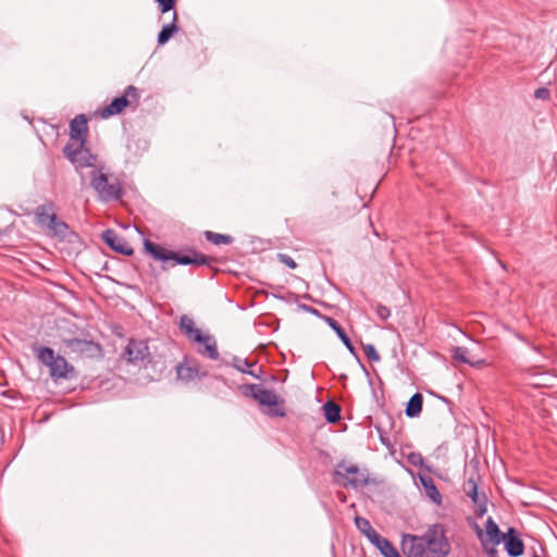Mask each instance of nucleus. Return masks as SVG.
<instances>
[{"label": "nucleus", "mask_w": 557, "mask_h": 557, "mask_svg": "<svg viewBox=\"0 0 557 557\" xmlns=\"http://www.w3.org/2000/svg\"><path fill=\"white\" fill-rule=\"evenodd\" d=\"M423 407V396L421 393H414L407 403L405 413L408 418L419 417Z\"/></svg>", "instance_id": "5701e85b"}, {"label": "nucleus", "mask_w": 557, "mask_h": 557, "mask_svg": "<svg viewBox=\"0 0 557 557\" xmlns=\"http://www.w3.org/2000/svg\"><path fill=\"white\" fill-rule=\"evenodd\" d=\"M363 351L367 358L370 361L377 362L381 359L380 354L376 351L375 347L372 344H366L363 345Z\"/></svg>", "instance_id": "2f4dec72"}, {"label": "nucleus", "mask_w": 557, "mask_h": 557, "mask_svg": "<svg viewBox=\"0 0 557 557\" xmlns=\"http://www.w3.org/2000/svg\"><path fill=\"white\" fill-rule=\"evenodd\" d=\"M323 321L336 333V335L342 341V343L345 345V347L358 360L361 368L366 371V368L361 363L355 346L352 345L350 338L346 334L345 330L341 326V324L335 319H333L331 317H324Z\"/></svg>", "instance_id": "dca6fc26"}, {"label": "nucleus", "mask_w": 557, "mask_h": 557, "mask_svg": "<svg viewBox=\"0 0 557 557\" xmlns=\"http://www.w3.org/2000/svg\"><path fill=\"white\" fill-rule=\"evenodd\" d=\"M375 310L377 317L383 321L387 320L391 315V310L384 305L377 304Z\"/></svg>", "instance_id": "e433bc0d"}, {"label": "nucleus", "mask_w": 557, "mask_h": 557, "mask_svg": "<svg viewBox=\"0 0 557 557\" xmlns=\"http://www.w3.org/2000/svg\"><path fill=\"white\" fill-rule=\"evenodd\" d=\"M177 21L178 15L174 11L171 23L164 25L158 34V45H165L178 32Z\"/></svg>", "instance_id": "6ab92c4d"}, {"label": "nucleus", "mask_w": 557, "mask_h": 557, "mask_svg": "<svg viewBox=\"0 0 557 557\" xmlns=\"http://www.w3.org/2000/svg\"><path fill=\"white\" fill-rule=\"evenodd\" d=\"M277 260L289 269H296V261L287 253H277Z\"/></svg>", "instance_id": "c9c22d12"}, {"label": "nucleus", "mask_w": 557, "mask_h": 557, "mask_svg": "<svg viewBox=\"0 0 557 557\" xmlns=\"http://www.w3.org/2000/svg\"><path fill=\"white\" fill-rule=\"evenodd\" d=\"M373 545L380 550L384 557H401L396 547L391 541L380 535V537L373 543Z\"/></svg>", "instance_id": "393cba45"}, {"label": "nucleus", "mask_w": 557, "mask_h": 557, "mask_svg": "<svg viewBox=\"0 0 557 557\" xmlns=\"http://www.w3.org/2000/svg\"><path fill=\"white\" fill-rule=\"evenodd\" d=\"M181 332L193 343L202 345L203 347L198 350L202 356L208 357L211 360H218L220 354L216 347V341L209 334H203L201 330L195 326V322L191 318L184 314L180 321Z\"/></svg>", "instance_id": "20e7f679"}, {"label": "nucleus", "mask_w": 557, "mask_h": 557, "mask_svg": "<svg viewBox=\"0 0 557 557\" xmlns=\"http://www.w3.org/2000/svg\"><path fill=\"white\" fill-rule=\"evenodd\" d=\"M406 459L413 467L425 468L431 471L430 467L425 466L424 458L420 453L411 451L406 456Z\"/></svg>", "instance_id": "c756f323"}, {"label": "nucleus", "mask_w": 557, "mask_h": 557, "mask_svg": "<svg viewBox=\"0 0 557 557\" xmlns=\"http://www.w3.org/2000/svg\"><path fill=\"white\" fill-rule=\"evenodd\" d=\"M104 166L90 172V186L98 194L101 201L120 200L124 195L121 184L116 181L110 183L108 174L103 173Z\"/></svg>", "instance_id": "39448f33"}, {"label": "nucleus", "mask_w": 557, "mask_h": 557, "mask_svg": "<svg viewBox=\"0 0 557 557\" xmlns=\"http://www.w3.org/2000/svg\"><path fill=\"white\" fill-rule=\"evenodd\" d=\"M33 350L36 352L38 360L49 368L50 376L54 380H70L76 376L75 368L67 362V360L55 355L54 350L46 346H34Z\"/></svg>", "instance_id": "7ed1b4c3"}, {"label": "nucleus", "mask_w": 557, "mask_h": 557, "mask_svg": "<svg viewBox=\"0 0 557 557\" xmlns=\"http://www.w3.org/2000/svg\"><path fill=\"white\" fill-rule=\"evenodd\" d=\"M485 534L487 541L492 543L493 546L499 545L504 540V533L500 532L498 524L492 517L487 518L485 521Z\"/></svg>", "instance_id": "4be33fe9"}, {"label": "nucleus", "mask_w": 557, "mask_h": 557, "mask_svg": "<svg viewBox=\"0 0 557 557\" xmlns=\"http://www.w3.org/2000/svg\"><path fill=\"white\" fill-rule=\"evenodd\" d=\"M88 120L86 115L78 114L70 122V141L75 146L84 140L87 141Z\"/></svg>", "instance_id": "2eb2a0df"}, {"label": "nucleus", "mask_w": 557, "mask_h": 557, "mask_svg": "<svg viewBox=\"0 0 557 557\" xmlns=\"http://www.w3.org/2000/svg\"><path fill=\"white\" fill-rule=\"evenodd\" d=\"M421 486L424 490L425 495L436 505L442 504V495L437 490L433 479L425 474L418 475Z\"/></svg>", "instance_id": "f3484780"}, {"label": "nucleus", "mask_w": 557, "mask_h": 557, "mask_svg": "<svg viewBox=\"0 0 557 557\" xmlns=\"http://www.w3.org/2000/svg\"><path fill=\"white\" fill-rule=\"evenodd\" d=\"M85 145L86 143H84V140L76 146L72 143H67L63 147V154L77 168H95L94 170H96L100 166H104L103 164H99L98 156L92 153Z\"/></svg>", "instance_id": "423d86ee"}, {"label": "nucleus", "mask_w": 557, "mask_h": 557, "mask_svg": "<svg viewBox=\"0 0 557 557\" xmlns=\"http://www.w3.org/2000/svg\"><path fill=\"white\" fill-rule=\"evenodd\" d=\"M53 208H54V205L52 201H48L44 205L38 206L35 211L37 222L42 224L46 221H49L50 214L48 212L53 210Z\"/></svg>", "instance_id": "c85d7f7f"}, {"label": "nucleus", "mask_w": 557, "mask_h": 557, "mask_svg": "<svg viewBox=\"0 0 557 557\" xmlns=\"http://www.w3.org/2000/svg\"><path fill=\"white\" fill-rule=\"evenodd\" d=\"M532 557H541V556H539V555L534 554Z\"/></svg>", "instance_id": "79ce46f5"}, {"label": "nucleus", "mask_w": 557, "mask_h": 557, "mask_svg": "<svg viewBox=\"0 0 557 557\" xmlns=\"http://www.w3.org/2000/svg\"><path fill=\"white\" fill-rule=\"evenodd\" d=\"M49 230L51 231L53 236H57L61 239H65L70 232V226L64 221L59 220L55 213H51L49 215Z\"/></svg>", "instance_id": "aec40b11"}, {"label": "nucleus", "mask_w": 557, "mask_h": 557, "mask_svg": "<svg viewBox=\"0 0 557 557\" xmlns=\"http://www.w3.org/2000/svg\"><path fill=\"white\" fill-rule=\"evenodd\" d=\"M480 479V475H471L465 485V491L468 497L471 498L473 503H478L481 499V495L479 494L478 490V481Z\"/></svg>", "instance_id": "bb28decb"}, {"label": "nucleus", "mask_w": 557, "mask_h": 557, "mask_svg": "<svg viewBox=\"0 0 557 557\" xmlns=\"http://www.w3.org/2000/svg\"><path fill=\"white\" fill-rule=\"evenodd\" d=\"M322 410L324 418L327 423L334 424L341 420L342 408L338 404L333 400H327L323 406Z\"/></svg>", "instance_id": "b1692460"}, {"label": "nucleus", "mask_w": 557, "mask_h": 557, "mask_svg": "<svg viewBox=\"0 0 557 557\" xmlns=\"http://www.w3.org/2000/svg\"><path fill=\"white\" fill-rule=\"evenodd\" d=\"M274 297L277 298V299H284L283 296H278V295H274Z\"/></svg>", "instance_id": "a19ab883"}, {"label": "nucleus", "mask_w": 557, "mask_h": 557, "mask_svg": "<svg viewBox=\"0 0 557 557\" xmlns=\"http://www.w3.org/2000/svg\"><path fill=\"white\" fill-rule=\"evenodd\" d=\"M355 525L369 540L371 544H373L380 537V534L371 527V523L367 518L356 516Z\"/></svg>", "instance_id": "412c9836"}, {"label": "nucleus", "mask_w": 557, "mask_h": 557, "mask_svg": "<svg viewBox=\"0 0 557 557\" xmlns=\"http://www.w3.org/2000/svg\"><path fill=\"white\" fill-rule=\"evenodd\" d=\"M550 96V91L548 88L546 87H541V88H537L535 91H534V97L536 99H543V100H546L548 99Z\"/></svg>", "instance_id": "4c0bfd02"}, {"label": "nucleus", "mask_w": 557, "mask_h": 557, "mask_svg": "<svg viewBox=\"0 0 557 557\" xmlns=\"http://www.w3.org/2000/svg\"><path fill=\"white\" fill-rule=\"evenodd\" d=\"M143 246L144 251L147 255L152 259L162 262L161 268L163 271L169 270L170 267L168 262L170 261L173 262L171 267L175 264L211 267V262L215 260L213 257L203 255L191 247L186 248L184 252L173 251L147 238L144 239Z\"/></svg>", "instance_id": "f03ea898"}, {"label": "nucleus", "mask_w": 557, "mask_h": 557, "mask_svg": "<svg viewBox=\"0 0 557 557\" xmlns=\"http://www.w3.org/2000/svg\"><path fill=\"white\" fill-rule=\"evenodd\" d=\"M451 358L458 362L469 364L474 368H481L485 361L483 359L474 360L469 356V349L463 346H457L451 349Z\"/></svg>", "instance_id": "a211bd4d"}, {"label": "nucleus", "mask_w": 557, "mask_h": 557, "mask_svg": "<svg viewBox=\"0 0 557 557\" xmlns=\"http://www.w3.org/2000/svg\"><path fill=\"white\" fill-rule=\"evenodd\" d=\"M290 296H292L293 300L297 304V306H298V309H299V310L305 311V312H308V313H310V314H313V315H315V317H318V318H320V319H322V320H323V318L325 317V315H324V314H322L318 309H315V308H313V307H311V306H309V305H306V304H299V302H298V300H299V298H300V297L306 298V299H311V296H310V295L306 294V295H304V296H299V295H297V294H295V293H290Z\"/></svg>", "instance_id": "cd10ccee"}, {"label": "nucleus", "mask_w": 557, "mask_h": 557, "mask_svg": "<svg viewBox=\"0 0 557 557\" xmlns=\"http://www.w3.org/2000/svg\"><path fill=\"white\" fill-rule=\"evenodd\" d=\"M246 374L251 375L252 377H256L258 380H261L262 370L260 368L259 371L257 372L256 370L249 369V370H247Z\"/></svg>", "instance_id": "ea45409f"}, {"label": "nucleus", "mask_w": 557, "mask_h": 557, "mask_svg": "<svg viewBox=\"0 0 557 557\" xmlns=\"http://www.w3.org/2000/svg\"><path fill=\"white\" fill-rule=\"evenodd\" d=\"M140 95L138 89L129 85L125 88L124 94L114 98L108 106L100 110L99 115L102 119H109L113 115L122 113L132 103H138Z\"/></svg>", "instance_id": "9d476101"}, {"label": "nucleus", "mask_w": 557, "mask_h": 557, "mask_svg": "<svg viewBox=\"0 0 557 557\" xmlns=\"http://www.w3.org/2000/svg\"><path fill=\"white\" fill-rule=\"evenodd\" d=\"M256 364V362H251L248 359H243L239 357H234L232 361V366L242 373H247V370L252 368Z\"/></svg>", "instance_id": "7c9ffc66"}, {"label": "nucleus", "mask_w": 557, "mask_h": 557, "mask_svg": "<svg viewBox=\"0 0 557 557\" xmlns=\"http://www.w3.org/2000/svg\"><path fill=\"white\" fill-rule=\"evenodd\" d=\"M334 475L344 480L342 484L347 487L360 488L375 483L370 479L367 470H361L357 465L345 466L344 462L338 463Z\"/></svg>", "instance_id": "6e6552de"}, {"label": "nucleus", "mask_w": 557, "mask_h": 557, "mask_svg": "<svg viewBox=\"0 0 557 557\" xmlns=\"http://www.w3.org/2000/svg\"><path fill=\"white\" fill-rule=\"evenodd\" d=\"M246 387L250 391V397L260 405L269 407L268 416L280 418L286 416L284 408L278 407V405L284 404V399L280 398L273 391L265 389L260 384H248Z\"/></svg>", "instance_id": "0eeeda50"}, {"label": "nucleus", "mask_w": 557, "mask_h": 557, "mask_svg": "<svg viewBox=\"0 0 557 557\" xmlns=\"http://www.w3.org/2000/svg\"><path fill=\"white\" fill-rule=\"evenodd\" d=\"M176 376L183 382H190L200 376V367L196 359L184 356L183 361L175 367Z\"/></svg>", "instance_id": "ddd939ff"}, {"label": "nucleus", "mask_w": 557, "mask_h": 557, "mask_svg": "<svg viewBox=\"0 0 557 557\" xmlns=\"http://www.w3.org/2000/svg\"><path fill=\"white\" fill-rule=\"evenodd\" d=\"M205 238L213 245H231L234 242L233 236L226 234H220L212 231H205Z\"/></svg>", "instance_id": "a878e982"}, {"label": "nucleus", "mask_w": 557, "mask_h": 557, "mask_svg": "<svg viewBox=\"0 0 557 557\" xmlns=\"http://www.w3.org/2000/svg\"><path fill=\"white\" fill-rule=\"evenodd\" d=\"M376 429H377V431H379V433H380V441H381V443H382L384 446H386V447L392 446V443H391L389 438H388L387 436H385V435L382 433V431H381V429H380V428H376Z\"/></svg>", "instance_id": "58836bf2"}, {"label": "nucleus", "mask_w": 557, "mask_h": 557, "mask_svg": "<svg viewBox=\"0 0 557 557\" xmlns=\"http://www.w3.org/2000/svg\"><path fill=\"white\" fill-rule=\"evenodd\" d=\"M504 543L505 550L509 557H520L524 553V543L520 539L518 531L510 527L507 532L504 533Z\"/></svg>", "instance_id": "4468645a"}, {"label": "nucleus", "mask_w": 557, "mask_h": 557, "mask_svg": "<svg viewBox=\"0 0 557 557\" xmlns=\"http://www.w3.org/2000/svg\"><path fill=\"white\" fill-rule=\"evenodd\" d=\"M102 240L108 245L112 250L119 252L124 256H132L134 253V249L129 246L127 240L117 234L114 230L108 228L101 234Z\"/></svg>", "instance_id": "f8f14e48"}, {"label": "nucleus", "mask_w": 557, "mask_h": 557, "mask_svg": "<svg viewBox=\"0 0 557 557\" xmlns=\"http://www.w3.org/2000/svg\"><path fill=\"white\" fill-rule=\"evenodd\" d=\"M401 549L407 557H446L451 550L444 525H429L422 535L404 534Z\"/></svg>", "instance_id": "f257e3e1"}, {"label": "nucleus", "mask_w": 557, "mask_h": 557, "mask_svg": "<svg viewBox=\"0 0 557 557\" xmlns=\"http://www.w3.org/2000/svg\"><path fill=\"white\" fill-rule=\"evenodd\" d=\"M150 349L146 341L129 339L125 346L122 357L134 366L150 358Z\"/></svg>", "instance_id": "9b49d317"}, {"label": "nucleus", "mask_w": 557, "mask_h": 557, "mask_svg": "<svg viewBox=\"0 0 557 557\" xmlns=\"http://www.w3.org/2000/svg\"><path fill=\"white\" fill-rule=\"evenodd\" d=\"M62 343L70 352L79 357L88 359H100L103 357V348L101 344L92 339L72 337L63 338Z\"/></svg>", "instance_id": "1a4fd4ad"}, {"label": "nucleus", "mask_w": 557, "mask_h": 557, "mask_svg": "<svg viewBox=\"0 0 557 557\" xmlns=\"http://www.w3.org/2000/svg\"><path fill=\"white\" fill-rule=\"evenodd\" d=\"M162 14L174 10L177 0H154Z\"/></svg>", "instance_id": "72a5a7b5"}, {"label": "nucleus", "mask_w": 557, "mask_h": 557, "mask_svg": "<svg viewBox=\"0 0 557 557\" xmlns=\"http://www.w3.org/2000/svg\"><path fill=\"white\" fill-rule=\"evenodd\" d=\"M476 534H478V537L480 539L482 545H483V548H484V552L485 554L487 555V557H498V550L495 548V547H487L486 546V543L485 541L483 540V532L482 530L478 527L476 528Z\"/></svg>", "instance_id": "f704fd0d"}, {"label": "nucleus", "mask_w": 557, "mask_h": 557, "mask_svg": "<svg viewBox=\"0 0 557 557\" xmlns=\"http://www.w3.org/2000/svg\"><path fill=\"white\" fill-rule=\"evenodd\" d=\"M476 505V508L474 510V513L481 518L483 517L487 511V497L483 493L481 494V499L478 503H474Z\"/></svg>", "instance_id": "473e14b6"}]
</instances>
